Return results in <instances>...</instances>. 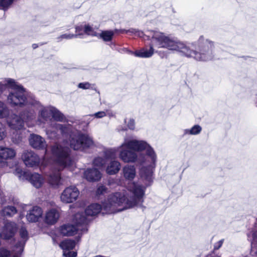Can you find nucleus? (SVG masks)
Returning a JSON list of instances; mask_svg holds the SVG:
<instances>
[{
	"label": "nucleus",
	"instance_id": "obj_17",
	"mask_svg": "<svg viewBox=\"0 0 257 257\" xmlns=\"http://www.w3.org/2000/svg\"><path fill=\"white\" fill-rule=\"evenodd\" d=\"M43 210L41 208L35 206L28 211L26 218L30 222H36L42 217Z\"/></svg>",
	"mask_w": 257,
	"mask_h": 257
},
{
	"label": "nucleus",
	"instance_id": "obj_14",
	"mask_svg": "<svg viewBox=\"0 0 257 257\" xmlns=\"http://www.w3.org/2000/svg\"><path fill=\"white\" fill-rule=\"evenodd\" d=\"M17 230V227L15 222H7L0 233V236L4 239H9L14 236Z\"/></svg>",
	"mask_w": 257,
	"mask_h": 257
},
{
	"label": "nucleus",
	"instance_id": "obj_38",
	"mask_svg": "<svg viewBox=\"0 0 257 257\" xmlns=\"http://www.w3.org/2000/svg\"><path fill=\"white\" fill-rule=\"evenodd\" d=\"M14 0H0V7L5 9L10 7L13 3Z\"/></svg>",
	"mask_w": 257,
	"mask_h": 257
},
{
	"label": "nucleus",
	"instance_id": "obj_3",
	"mask_svg": "<svg viewBox=\"0 0 257 257\" xmlns=\"http://www.w3.org/2000/svg\"><path fill=\"white\" fill-rule=\"evenodd\" d=\"M118 157L125 163H135L139 160L142 165L140 172L141 177L145 181L146 185L153 181L157 156L146 141L125 138L119 146Z\"/></svg>",
	"mask_w": 257,
	"mask_h": 257
},
{
	"label": "nucleus",
	"instance_id": "obj_46",
	"mask_svg": "<svg viewBox=\"0 0 257 257\" xmlns=\"http://www.w3.org/2000/svg\"><path fill=\"white\" fill-rule=\"evenodd\" d=\"M223 242H224V239H222L219 240L218 241H217V242H216L214 244V249L217 250L219 248H220L221 247V246L222 245Z\"/></svg>",
	"mask_w": 257,
	"mask_h": 257
},
{
	"label": "nucleus",
	"instance_id": "obj_5",
	"mask_svg": "<svg viewBox=\"0 0 257 257\" xmlns=\"http://www.w3.org/2000/svg\"><path fill=\"white\" fill-rule=\"evenodd\" d=\"M14 92H11L8 96V102L13 106L22 107L27 105L39 106L40 103L34 99L26 96L24 88L18 83V87L13 89Z\"/></svg>",
	"mask_w": 257,
	"mask_h": 257
},
{
	"label": "nucleus",
	"instance_id": "obj_12",
	"mask_svg": "<svg viewBox=\"0 0 257 257\" xmlns=\"http://www.w3.org/2000/svg\"><path fill=\"white\" fill-rule=\"evenodd\" d=\"M16 154L15 150L12 148L0 147V167L7 166V160L13 159Z\"/></svg>",
	"mask_w": 257,
	"mask_h": 257
},
{
	"label": "nucleus",
	"instance_id": "obj_26",
	"mask_svg": "<svg viewBox=\"0 0 257 257\" xmlns=\"http://www.w3.org/2000/svg\"><path fill=\"white\" fill-rule=\"evenodd\" d=\"M119 153V146L105 149L103 151V156L105 159H116L117 153Z\"/></svg>",
	"mask_w": 257,
	"mask_h": 257
},
{
	"label": "nucleus",
	"instance_id": "obj_11",
	"mask_svg": "<svg viewBox=\"0 0 257 257\" xmlns=\"http://www.w3.org/2000/svg\"><path fill=\"white\" fill-rule=\"evenodd\" d=\"M30 145L33 148L39 150H46L47 143L45 139L41 136L35 134H30L29 138ZM47 151H45L46 153Z\"/></svg>",
	"mask_w": 257,
	"mask_h": 257
},
{
	"label": "nucleus",
	"instance_id": "obj_33",
	"mask_svg": "<svg viewBox=\"0 0 257 257\" xmlns=\"http://www.w3.org/2000/svg\"><path fill=\"white\" fill-rule=\"evenodd\" d=\"M87 35L98 37V33L89 24H84V32Z\"/></svg>",
	"mask_w": 257,
	"mask_h": 257
},
{
	"label": "nucleus",
	"instance_id": "obj_36",
	"mask_svg": "<svg viewBox=\"0 0 257 257\" xmlns=\"http://www.w3.org/2000/svg\"><path fill=\"white\" fill-rule=\"evenodd\" d=\"M75 38H77V35L73 34H64L58 37L57 40V42H60L63 39H72Z\"/></svg>",
	"mask_w": 257,
	"mask_h": 257
},
{
	"label": "nucleus",
	"instance_id": "obj_37",
	"mask_svg": "<svg viewBox=\"0 0 257 257\" xmlns=\"http://www.w3.org/2000/svg\"><path fill=\"white\" fill-rule=\"evenodd\" d=\"M121 33H133L136 36H137L140 37H142L144 35L143 32L139 31L136 29H131L128 30H122L121 31Z\"/></svg>",
	"mask_w": 257,
	"mask_h": 257
},
{
	"label": "nucleus",
	"instance_id": "obj_15",
	"mask_svg": "<svg viewBox=\"0 0 257 257\" xmlns=\"http://www.w3.org/2000/svg\"><path fill=\"white\" fill-rule=\"evenodd\" d=\"M76 245L74 240L71 239H65L62 241L60 246L63 250V255L65 257H76V252L71 251Z\"/></svg>",
	"mask_w": 257,
	"mask_h": 257
},
{
	"label": "nucleus",
	"instance_id": "obj_48",
	"mask_svg": "<svg viewBox=\"0 0 257 257\" xmlns=\"http://www.w3.org/2000/svg\"><path fill=\"white\" fill-rule=\"evenodd\" d=\"M32 47L34 49H36V48L38 47V45L36 44H33Z\"/></svg>",
	"mask_w": 257,
	"mask_h": 257
},
{
	"label": "nucleus",
	"instance_id": "obj_22",
	"mask_svg": "<svg viewBox=\"0 0 257 257\" xmlns=\"http://www.w3.org/2000/svg\"><path fill=\"white\" fill-rule=\"evenodd\" d=\"M123 177L127 180H133L136 175V169L134 165H126L122 168Z\"/></svg>",
	"mask_w": 257,
	"mask_h": 257
},
{
	"label": "nucleus",
	"instance_id": "obj_8",
	"mask_svg": "<svg viewBox=\"0 0 257 257\" xmlns=\"http://www.w3.org/2000/svg\"><path fill=\"white\" fill-rule=\"evenodd\" d=\"M14 173L20 180H28L37 189L41 188L45 183V178L37 173H31L24 171L20 168H17Z\"/></svg>",
	"mask_w": 257,
	"mask_h": 257
},
{
	"label": "nucleus",
	"instance_id": "obj_34",
	"mask_svg": "<svg viewBox=\"0 0 257 257\" xmlns=\"http://www.w3.org/2000/svg\"><path fill=\"white\" fill-rule=\"evenodd\" d=\"M105 163L106 161L104 159L100 157H98L94 159L93 164L94 167L101 168L104 166Z\"/></svg>",
	"mask_w": 257,
	"mask_h": 257
},
{
	"label": "nucleus",
	"instance_id": "obj_32",
	"mask_svg": "<svg viewBox=\"0 0 257 257\" xmlns=\"http://www.w3.org/2000/svg\"><path fill=\"white\" fill-rule=\"evenodd\" d=\"M52 117L56 121H62L64 119V115L57 109L53 107Z\"/></svg>",
	"mask_w": 257,
	"mask_h": 257
},
{
	"label": "nucleus",
	"instance_id": "obj_40",
	"mask_svg": "<svg viewBox=\"0 0 257 257\" xmlns=\"http://www.w3.org/2000/svg\"><path fill=\"white\" fill-rule=\"evenodd\" d=\"M6 203H13L14 204H17L19 203L18 200L15 198L14 196H10L8 199L6 198L5 201L2 200V204H4Z\"/></svg>",
	"mask_w": 257,
	"mask_h": 257
},
{
	"label": "nucleus",
	"instance_id": "obj_2",
	"mask_svg": "<svg viewBox=\"0 0 257 257\" xmlns=\"http://www.w3.org/2000/svg\"><path fill=\"white\" fill-rule=\"evenodd\" d=\"M146 187L138 183L131 184L126 190L110 194L101 204L93 203L85 210L87 216H95L102 211L103 214H112L141 206L144 202Z\"/></svg>",
	"mask_w": 257,
	"mask_h": 257
},
{
	"label": "nucleus",
	"instance_id": "obj_9",
	"mask_svg": "<svg viewBox=\"0 0 257 257\" xmlns=\"http://www.w3.org/2000/svg\"><path fill=\"white\" fill-rule=\"evenodd\" d=\"M80 192L75 186H70L65 188L60 195V200L64 203H71L78 198Z\"/></svg>",
	"mask_w": 257,
	"mask_h": 257
},
{
	"label": "nucleus",
	"instance_id": "obj_27",
	"mask_svg": "<svg viewBox=\"0 0 257 257\" xmlns=\"http://www.w3.org/2000/svg\"><path fill=\"white\" fill-rule=\"evenodd\" d=\"M17 213L15 207L11 205L5 206L1 211V214L4 216L12 217Z\"/></svg>",
	"mask_w": 257,
	"mask_h": 257
},
{
	"label": "nucleus",
	"instance_id": "obj_18",
	"mask_svg": "<svg viewBox=\"0 0 257 257\" xmlns=\"http://www.w3.org/2000/svg\"><path fill=\"white\" fill-rule=\"evenodd\" d=\"M16 87H18V82L15 80L10 78L3 79L0 82V95L10 89L13 90Z\"/></svg>",
	"mask_w": 257,
	"mask_h": 257
},
{
	"label": "nucleus",
	"instance_id": "obj_1",
	"mask_svg": "<svg viewBox=\"0 0 257 257\" xmlns=\"http://www.w3.org/2000/svg\"><path fill=\"white\" fill-rule=\"evenodd\" d=\"M150 44L154 48H164L181 53L198 61H207L214 57V43L203 36L198 40L188 43L158 31H152L149 36Z\"/></svg>",
	"mask_w": 257,
	"mask_h": 257
},
{
	"label": "nucleus",
	"instance_id": "obj_35",
	"mask_svg": "<svg viewBox=\"0 0 257 257\" xmlns=\"http://www.w3.org/2000/svg\"><path fill=\"white\" fill-rule=\"evenodd\" d=\"M75 32L76 33L75 35H77V38H82V36L84 32V24H82L76 26L75 27Z\"/></svg>",
	"mask_w": 257,
	"mask_h": 257
},
{
	"label": "nucleus",
	"instance_id": "obj_31",
	"mask_svg": "<svg viewBox=\"0 0 257 257\" xmlns=\"http://www.w3.org/2000/svg\"><path fill=\"white\" fill-rule=\"evenodd\" d=\"M114 34L112 31H104L98 33V38H101L105 42H109L111 41Z\"/></svg>",
	"mask_w": 257,
	"mask_h": 257
},
{
	"label": "nucleus",
	"instance_id": "obj_7",
	"mask_svg": "<svg viewBox=\"0 0 257 257\" xmlns=\"http://www.w3.org/2000/svg\"><path fill=\"white\" fill-rule=\"evenodd\" d=\"M70 145L75 150L84 151L93 147L94 143L89 135L79 133L71 138Z\"/></svg>",
	"mask_w": 257,
	"mask_h": 257
},
{
	"label": "nucleus",
	"instance_id": "obj_47",
	"mask_svg": "<svg viewBox=\"0 0 257 257\" xmlns=\"http://www.w3.org/2000/svg\"><path fill=\"white\" fill-rule=\"evenodd\" d=\"M105 112H107V115H108L109 117H112L114 115L113 113L112 112H109L108 111H106Z\"/></svg>",
	"mask_w": 257,
	"mask_h": 257
},
{
	"label": "nucleus",
	"instance_id": "obj_41",
	"mask_svg": "<svg viewBox=\"0 0 257 257\" xmlns=\"http://www.w3.org/2000/svg\"><path fill=\"white\" fill-rule=\"evenodd\" d=\"M107 115V112L104 111H100L97 112L93 114L90 115L91 116H94L96 118H101Z\"/></svg>",
	"mask_w": 257,
	"mask_h": 257
},
{
	"label": "nucleus",
	"instance_id": "obj_13",
	"mask_svg": "<svg viewBox=\"0 0 257 257\" xmlns=\"http://www.w3.org/2000/svg\"><path fill=\"white\" fill-rule=\"evenodd\" d=\"M6 118L7 124L11 129L19 131L24 127V121L20 116L13 114Z\"/></svg>",
	"mask_w": 257,
	"mask_h": 257
},
{
	"label": "nucleus",
	"instance_id": "obj_29",
	"mask_svg": "<svg viewBox=\"0 0 257 257\" xmlns=\"http://www.w3.org/2000/svg\"><path fill=\"white\" fill-rule=\"evenodd\" d=\"M202 131V127L199 124H196L190 128L184 130V136L186 135H197Z\"/></svg>",
	"mask_w": 257,
	"mask_h": 257
},
{
	"label": "nucleus",
	"instance_id": "obj_16",
	"mask_svg": "<svg viewBox=\"0 0 257 257\" xmlns=\"http://www.w3.org/2000/svg\"><path fill=\"white\" fill-rule=\"evenodd\" d=\"M69 129V125H63L59 123H55L53 124L51 129H48L46 131V134L48 137L50 139H54L57 137V132L60 133L64 135L68 133Z\"/></svg>",
	"mask_w": 257,
	"mask_h": 257
},
{
	"label": "nucleus",
	"instance_id": "obj_39",
	"mask_svg": "<svg viewBox=\"0 0 257 257\" xmlns=\"http://www.w3.org/2000/svg\"><path fill=\"white\" fill-rule=\"evenodd\" d=\"M7 136L6 127L5 125L0 122V141L4 140Z\"/></svg>",
	"mask_w": 257,
	"mask_h": 257
},
{
	"label": "nucleus",
	"instance_id": "obj_10",
	"mask_svg": "<svg viewBox=\"0 0 257 257\" xmlns=\"http://www.w3.org/2000/svg\"><path fill=\"white\" fill-rule=\"evenodd\" d=\"M22 159L28 167L38 166L40 163L38 155L32 151H25L22 155Z\"/></svg>",
	"mask_w": 257,
	"mask_h": 257
},
{
	"label": "nucleus",
	"instance_id": "obj_23",
	"mask_svg": "<svg viewBox=\"0 0 257 257\" xmlns=\"http://www.w3.org/2000/svg\"><path fill=\"white\" fill-rule=\"evenodd\" d=\"M53 107L52 106L42 107L39 111V120L42 122L49 120L52 116Z\"/></svg>",
	"mask_w": 257,
	"mask_h": 257
},
{
	"label": "nucleus",
	"instance_id": "obj_21",
	"mask_svg": "<svg viewBox=\"0 0 257 257\" xmlns=\"http://www.w3.org/2000/svg\"><path fill=\"white\" fill-rule=\"evenodd\" d=\"M78 228L75 225L67 224L61 226L60 228V232L64 236H72L77 233Z\"/></svg>",
	"mask_w": 257,
	"mask_h": 257
},
{
	"label": "nucleus",
	"instance_id": "obj_20",
	"mask_svg": "<svg viewBox=\"0 0 257 257\" xmlns=\"http://www.w3.org/2000/svg\"><path fill=\"white\" fill-rule=\"evenodd\" d=\"M84 177L88 181H98L101 177V174L96 169H87L84 172Z\"/></svg>",
	"mask_w": 257,
	"mask_h": 257
},
{
	"label": "nucleus",
	"instance_id": "obj_43",
	"mask_svg": "<svg viewBox=\"0 0 257 257\" xmlns=\"http://www.w3.org/2000/svg\"><path fill=\"white\" fill-rule=\"evenodd\" d=\"M78 87L83 89H88L91 88V85L88 82H83L79 83Z\"/></svg>",
	"mask_w": 257,
	"mask_h": 257
},
{
	"label": "nucleus",
	"instance_id": "obj_24",
	"mask_svg": "<svg viewBox=\"0 0 257 257\" xmlns=\"http://www.w3.org/2000/svg\"><path fill=\"white\" fill-rule=\"evenodd\" d=\"M121 164L116 160H112L108 164L106 172L109 175H114L118 172L120 169Z\"/></svg>",
	"mask_w": 257,
	"mask_h": 257
},
{
	"label": "nucleus",
	"instance_id": "obj_49",
	"mask_svg": "<svg viewBox=\"0 0 257 257\" xmlns=\"http://www.w3.org/2000/svg\"><path fill=\"white\" fill-rule=\"evenodd\" d=\"M78 234H79V233H78ZM81 236L78 235V238H77V241H78L79 239L80 238Z\"/></svg>",
	"mask_w": 257,
	"mask_h": 257
},
{
	"label": "nucleus",
	"instance_id": "obj_44",
	"mask_svg": "<svg viewBox=\"0 0 257 257\" xmlns=\"http://www.w3.org/2000/svg\"><path fill=\"white\" fill-rule=\"evenodd\" d=\"M125 123L127 124V127L129 129L133 130L135 127V120L133 118H130L127 122L125 120Z\"/></svg>",
	"mask_w": 257,
	"mask_h": 257
},
{
	"label": "nucleus",
	"instance_id": "obj_4",
	"mask_svg": "<svg viewBox=\"0 0 257 257\" xmlns=\"http://www.w3.org/2000/svg\"><path fill=\"white\" fill-rule=\"evenodd\" d=\"M52 153L54 158V166L51 168V172L46 175L49 184L54 188L61 184L60 171L65 168L73 167L74 161L70 156V150L62 144H56L52 147Z\"/></svg>",
	"mask_w": 257,
	"mask_h": 257
},
{
	"label": "nucleus",
	"instance_id": "obj_45",
	"mask_svg": "<svg viewBox=\"0 0 257 257\" xmlns=\"http://www.w3.org/2000/svg\"><path fill=\"white\" fill-rule=\"evenodd\" d=\"M107 191V188L103 186V185H100L98 186L97 191H96V194L97 195H101L105 193H106Z\"/></svg>",
	"mask_w": 257,
	"mask_h": 257
},
{
	"label": "nucleus",
	"instance_id": "obj_19",
	"mask_svg": "<svg viewBox=\"0 0 257 257\" xmlns=\"http://www.w3.org/2000/svg\"><path fill=\"white\" fill-rule=\"evenodd\" d=\"M59 217V211L56 209H51L46 212L45 221L48 224L53 225L57 222Z\"/></svg>",
	"mask_w": 257,
	"mask_h": 257
},
{
	"label": "nucleus",
	"instance_id": "obj_6",
	"mask_svg": "<svg viewBox=\"0 0 257 257\" xmlns=\"http://www.w3.org/2000/svg\"><path fill=\"white\" fill-rule=\"evenodd\" d=\"M21 240L19 241L10 252L4 248H0V257H20L24 249L26 242L28 239V233L25 227H22L19 231Z\"/></svg>",
	"mask_w": 257,
	"mask_h": 257
},
{
	"label": "nucleus",
	"instance_id": "obj_25",
	"mask_svg": "<svg viewBox=\"0 0 257 257\" xmlns=\"http://www.w3.org/2000/svg\"><path fill=\"white\" fill-rule=\"evenodd\" d=\"M155 52V49L150 44V49H142L140 51H137L132 53L136 57L141 58H149L151 57Z\"/></svg>",
	"mask_w": 257,
	"mask_h": 257
},
{
	"label": "nucleus",
	"instance_id": "obj_28",
	"mask_svg": "<svg viewBox=\"0 0 257 257\" xmlns=\"http://www.w3.org/2000/svg\"><path fill=\"white\" fill-rule=\"evenodd\" d=\"M72 222L76 225H81L86 221V217L83 212H77L72 217Z\"/></svg>",
	"mask_w": 257,
	"mask_h": 257
},
{
	"label": "nucleus",
	"instance_id": "obj_30",
	"mask_svg": "<svg viewBox=\"0 0 257 257\" xmlns=\"http://www.w3.org/2000/svg\"><path fill=\"white\" fill-rule=\"evenodd\" d=\"M10 114V109L3 101H0V118L8 117Z\"/></svg>",
	"mask_w": 257,
	"mask_h": 257
},
{
	"label": "nucleus",
	"instance_id": "obj_42",
	"mask_svg": "<svg viewBox=\"0 0 257 257\" xmlns=\"http://www.w3.org/2000/svg\"><path fill=\"white\" fill-rule=\"evenodd\" d=\"M24 115V119H25L26 121L32 120L35 118V114L34 110L32 111H31L29 113H27V114L25 115V114H22V116Z\"/></svg>",
	"mask_w": 257,
	"mask_h": 257
}]
</instances>
